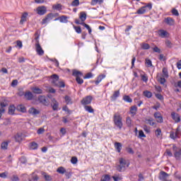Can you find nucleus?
<instances>
[{
    "label": "nucleus",
    "mask_w": 181,
    "mask_h": 181,
    "mask_svg": "<svg viewBox=\"0 0 181 181\" xmlns=\"http://www.w3.org/2000/svg\"><path fill=\"white\" fill-rule=\"evenodd\" d=\"M113 122L119 129H122L124 124L122 123V117L121 116V114H119V112L114 114Z\"/></svg>",
    "instance_id": "1"
},
{
    "label": "nucleus",
    "mask_w": 181,
    "mask_h": 181,
    "mask_svg": "<svg viewBox=\"0 0 181 181\" xmlns=\"http://www.w3.org/2000/svg\"><path fill=\"white\" fill-rule=\"evenodd\" d=\"M119 165L117 166V170L118 172H124L125 169L129 166V164L127 163V160L124 158H119Z\"/></svg>",
    "instance_id": "2"
},
{
    "label": "nucleus",
    "mask_w": 181,
    "mask_h": 181,
    "mask_svg": "<svg viewBox=\"0 0 181 181\" xmlns=\"http://www.w3.org/2000/svg\"><path fill=\"white\" fill-rule=\"evenodd\" d=\"M169 174L165 171H160L158 175L159 180L161 181H172V180H168Z\"/></svg>",
    "instance_id": "3"
},
{
    "label": "nucleus",
    "mask_w": 181,
    "mask_h": 181,
    "mask_svg": "<svg viewBox=\"0 0 181 181\" xmlns=\"http://www.w3.org/2000/svg\"><path fill=\"white\" fill-rule=\"evenodd\" d=\"M38 101L40 103V104H42V105H45V107H48V105L50 104L49 99L43 95H40L38 97Z\"/></svg>",
    "instance_id": "4"
},
{
    "label": "nucleus",
    "mask_w": 181,
    "mask_h": 181,
    "mask_svg": "<svg viewBox=\"0 0 181 181\" xmlns=\"http://www.w3.org/2000/svg\"><path fill=\"white\" fill-rule=\"evenodd\" d=\"M173 150L174 151V156L175 158L177 160H180V159H181V148H180L177 151V147L176 146V145L173 144Z\"/></svg>",
    "instance_id": "5"
},
{
    "label": "nucleus",
    "mask_w": 181,
    "mask_h": 181,
    "mask_svg": "<svg viewBox=\"0 0 181 181\" xmlns=\"http://www.w3.org/2000/svg\"><path fill=\"white\" fill-rule=\"evenodd\" d=\"M93 101V96L91 95H88L85 98H83L81 103L82 104V105H88L90 104H91V102Z\"/></svg>",
    "instance_id": "6"
},
{
    "label": "nucleus",
    "mask_w": 181,
    "mask_h": 181,
    "mask_svg": "<svg viewBox=\"0 0 181 181\" xmlns=\"http://www.w3.org/2000/svg\"><path fill=\"white\" fill-rule=\"evenodd\" d=\"M54 16H55L54 14L52 13H48L46 16V17L42 20V24L45 25V23H47V22H50V21H52V19H53Z\"/></svg>",
    "instance_id": "7"
},
{
    "label": "nucleus",
    "mask_w": 181,
    "mask_h": 181,
    "mask_svg": "<svg viewBox=\"0 0 181 181\" xmlns=\"http://www.w3.org/2000/svg\"><path fill=\"white\" fill-rule=\"evenodd\" d=\"M36 11L38 15L42 16V15H45L46 12H47V8H46V6H38Z\"/></svg>",
    "instance_id": "8"
},
{
    "label": "nucleus",
    "mask_w": 181,
    "mask_h": 181,
    "mask_svg": "<svg viewBox=\"0 0 181 181\" xmlns=\"http://www.w3.org/2000/svg\"><path fill=\"white\" fill-rule=\"evenodd\" d=\"M5 107H8V103L1 102L0 103V119L2 117V114H5Z\"/></svg>",
    "instance_id": "9"
},
{
    "label": "nucleus",
    "mask_w": 181,
    "mask_h": 181,
    "mask_svg": "<svg viewBox=\"0 0 181 181\" xmlns=\"http://www.w3.org/2000/svg\"><path fill=\"white\" fill-rule=\"evenodd\" d=\"M164 23L168 25V26H173L175 25V19L172 18L171 17H167L163 21Z\"/></svg>",
    "instance_id": "10"
},
{
    "label": "nucleus",
    "mask_w": 181,
    "mask_h": 181,
    "mask_svg": "<svg viewBox=\"0 0 181 181\" xmlns=\"http://www.w3.org/2000/svg\"><path fill=\"white\" fill-rule=\"evenodd\" d=\"M154 118H156V122L159 124H162V122H163V117H162V115L159 112L154 113Z\"/></svg>",
    "instance_id": "11"
},
{
    "label": "nucleus",
    "mask_w": 181,
    "mask_h": 181,
    "mask_svg": "<svg viewBox=\"0 0 181 181\" xmlns=\"http://www.w3.org/2000/svg\"><path fill=\"white\" fill-rule=\"evenodd\" d=\"M51 103L53 111H57L59 110V102H57L54 98H52Z\"/></svg>",
    "instance_id": "12"
},
{
    "label": "nucleus",
    "mask_w": 181,
    "mask_h": 181,
    "mask_svg": "<svg viewBox=\"0 0 181 181\" xmlns=\"http://www.w3.org/2000/svg\"><path fill=\"white\" fill-rule=\"evenodd\" d=\"M35 50L39 56H43L45 54V51L42 49L40 44H35Z\"/></svg>",
    "instance_id": "13"
},
{
    "label": "nucleus",
    "mask_w": 181,
    "mask_h": 181,
    "mask_svg": "<svg viewBox=\"0 0 181 181\" xmlns=\"http://www.w3.org/2000/svg\"><path fill=\"white\" fill-rule=\"evenodd\" d=\"M171 118L176 123L180 122V115L175 112H171Z\"/></svg>",
    "instance_id": "14"
},
{
    "label": "nucleus",
    "mask_w": 181,
    "mask_h": 181,
    "mask_svg": "<svg viewBox=\"0 0 181 181\" xmlns=\"http://www.w3.org/2000/svg\"><path fill=\"white\" fill-rule=\"evenodd\" d=\"M28 112L30 114H31V115H37L39 114H40V111H39L38 110H37L36 108L35 107H30L29 110H28Z\"/></svg>",
    "instance_id": "15"
},
{
    "label": "nucleus",
    "mask_w": 181,
    "mask_h": 181,
    "mask_svg": "<svg viewBox=\"0 0 181 181\" xmlns=\"http://www.w3.org/2000/svg\"><path fill=\"white\" fill-rule=\"evenodd\" d=\"M24 98H25V100L30 101L33 99V94L30 91H27L24 94Z\"/></svg>",
    "instance_id": "16"
},
{
    "label": "nucleus",
    "mask_w": 181,
    "mask_h": 181,
    "mask_svg": "<svg viewBox=\"0 0 181 181\" xmlns=\"http://www.w3.org/2000/svg\"><path fill=\"white\" fill-rule=\"evenodd\" d=\"M15 111H16V107L12 105L8 107V114L9 115H15Z\"/></svg>",
    "instance_id": "17"
},
{
    "label": "nucleus",
    "mask_w": 181,
    "mask_h": 181,
    "mask_svg": "<svg viewBox=\"0 0 181 181\" xmlns=\"http://www.w3.org/2000/svg\"><path fill=\"white\" fill-rule=\"evenodd\" d=\"M103 78H105V74H100L97 77L96 81H95V84L98 86L101 81H103Z\"/></svg>",
    "instance_id": "18"
},
{
    "label": "nucleus",
    "mask_w": 181,
    "mask_h": 181,
    "mask_svg": "<svg viewBox=\"0 0 181 181\" xmlns=\"http://www.w3.org/2000/svg\"><path fill=\"white\" fill-rule=\"evenodd\" d=\"M16 110L18 111V112H26V107L23 105H18L16 106Z\"/></svg>",
    "instance_id": "19"
},
{
    "label": "nucleus",
    "mask_w": 181,
    "mask_h": 181,
    "mask_svg": "<svg viewBox=\"0 0 181 181\" xmlns=\"http://www.w3.org/2000/svg\"><path fill=\"white\" fill-rule=\"evenodd\" d=\"M118 97H119V90H115L112 95L110 97V100L111 101H116Z\"/></svg>",
    "instance_id": "20"
},
{
    "label": "nucleus",
    "mask_w": 181,
    "mask_h": 181,
    "mask_svg": "<svg viewBox=\"0 0 181 181\" xmlns=\"http://www.w3.org/2000/svg\"><path fill=\"white\" fill-rule=\"evenodd\" d=\"M42 175L43 176L45 180L46 181L53 180V177L50 175L47 174V173L42 172Z\"/></svg>",
    "instance_id": "21"
},
{
    "label": "nucleus",
    "mask_w": 181,
    "mask_h": 181,
    "mask_svg": "<svg viewBox=\"0 0 181 181\" xmlns=\"http://www.w3.org/2000/svg\"><path fill=\"white\" fill-rule=\"evenodd\" d=\"M51 78L52 79V83L53 84V86H56V83L59 82V76H57V74H53L52 76H51Z\"/></svg>",
    "instance_id": "22"
},
{
    "label": "nucleus",
    "mask_w": 181,
    "mask_h": 181,
    "mask_svg": "<svg viewBox=\"0 0 181 181\" xmlns=\"http://www.w3.org/2000/svg\"><path fill=\"white\" fill-rule=\"evenodd\" d=\"M16 142H22L23 140V134L22 133H18L15 136H14Z\"/></svg>",
    "instance_id": "23"
},
{
    "label": "nucleus",
    "mask_w": 181,
    "mask_h": 181,
    "mask_svg": "<svg viewBox=\"0 0 181 181\" xmlns=\"http://www.w3.org/2000/svg\"><path fill=\"white\" fill-rule=\"evenodd\" d=\"M54 21H59L61 23H67V16H62L61 17H59L57 18H55Z\"/></svg>",
    "instance_id": "24"
},
{
    "label": "nucleus",
    "mask_w": 181,
    "mask_h": 181,
    "mask_svg": "<svg viewBox=\"0 0 181 181\" xmlns=\"http://www.w3.org/2000/svg\"><path fill=\"white\" fill-rule=\"evenodd\" d=\"M136 111H138L136 105H133L130 107V114H132V117H135V115H136Z\"/></svg>",
    "instance_id": "25"
},
{
    "label": "nucleus",
    "mask_w": 181,
    "mask_h": 181,
    "mask_svg": "<svg viewBox=\"0 0 181 181\" xmlns=\"http://www.w3.org/2000/svg\"><path fill=\"white\" fill-rule=\"evenodd\" d=\"M168 35H169V33H168V31H166L165 30H158V36H160V37H166V36H168Z\"/></svg>",
    "instance_id": "26"
},
{
    "label": "nucleus",
    "mask_w": 181,
    "mask_h": 181,
    "mask_svg": "<svg viewBox=\"0 0 181 181\" xmlns=\"http://www.w3.org/2000/svg\"><path fill=\"white\" fill-rule=\"evenodd\" d=\"M72 76H74V77H76V78H77V77H82L83 73L80 71H77L74 69L72 71Z\"/></svg>",
    "instance_id": "27"
},
{
    "label": "nucleus",
    "mask_w": 181,
    "mask_h": 181,
    "mask_svg": "<svg viewBox=\"0 0 181 181\" xmlns=\"http://www.w3.org/2000/svg\"><path fill=\"white\" fill-rule=\"evenodd\" d=\"M146 124H149L151 127H156V122L153 121V118L150 117L149 119H145Z\"/></svg>",
    "instance_id": "28"
},
{
    "label": "nucleus",
    "mask_w": 181,
    "mask_h": 181,
    "mask_svg": "<svg viewBox=\"0 0 181 181\" xmlns=\"http://www.w3.org/2000/svg\"><path fill=\"white\" fill-rule=\"evenodd\" d=\"M84 110L85 111H87V112H90V114H94V109H93V107L90 105H85Z\"/></svg>",
    "instance_id": "29"
},
{
    "label": "nucleus",
    "mask_w": 181,
    "mask_h": 181,
    "mask_svg": "<svg viewBox=\"0 0 181 181\" xmlns=\"http://www.w3.org/2000/svg\"><path fill=\"white\" fill-rule=\"evenodd\" d=\"M8 145H9V141H4L1 144V149L3 151H6L8 149Z\"/></svg>",
    "instance_id": "30"
},
{
    "label": "nucleus",
    "mask_w": 181,
    "mask_h": 181,
    "mask_svg": "<svg viewBox=\"0 0 181 181\" xmlns=\"http://www.w3.org/2000/svg\"><path fill=\"white\" fill-rule=\"evenodd\" d=\"M65 103L67 104V105H71V104H73V100H71V98L69 95H66L64 97Z\"/></svg>",
    "instance_id": "31"
},
{
    "label": "nucleus",
    "mask_w": 181,
    "mask_h": 181,
    "mask_svg": "<svg viewBox=\"0 0 181 181\" xmlns=\"http://www.w3.org/2000/svg\"><path fill=\"white\" fill-rule=\"evenodd\" d=\"M115 148L117 149V152H121V150L122 149V144L119 142H115Z\"/></svg>",
    "instance_id": "32"
},
{
    "label": "nucleus",
    "mask_w": 181,
    "mask_h": 181,
    "mask_svg": "<svg viewBox=\"0 0 181 181\" xmlns=\"http://www.w3.org/2000/svg\"><path fill=\"white\" fill-rule=\"evenodd\" d=\"M81 22H84V21H86V19H87V13H86V12L84 11H81L80 13V16H79Z\"/></svg>",
    "instance_id": "33"
},
{
    "label": "nucleus",
    "mask_w": 181,
    "mask_h": 181,
    "mask_svg": "<svg viewBox=\"0 0 181 181\" xmlns=\"http://www.w3.org/2000/svg\"><path fill=\"white\" fill-rule=\"evenodd\" d=\"M146 11L145 7L142 6L136 12V13H137V15H144V13H146Z\"/></svg>",
    "instance_id": "34"
},
{
    "label": "nucleus",
    "mask_w": 181,
    "mask_h": 181,
    "mask_svg": "<svg viewBox=\"0 0 181 181\" xmlns=\"http://www.w3.org/2000/svg\"><path fill=\"white\" fill-rule=\"evenodd\" d=\"M32 91L33 93H34V94H42V93H43V90H42V89L36 87L33 88Z\"/></svg>",
    "instance_id": "35"
},
{
    "label": "nucleus",
    "mask_w": 181,
    "mask_h": 181,
    "mask_svg": "<svg viewBox=\"0 0 181 181\" xmlns=\"http://www.w3.org/2000/svg\"><path fill=\"white\" fill-rule=\"evenodd\" d=\"M57 172L60 175H64L66 173V168H64V167H59L57 169Z\"/></svg>",
    "instance_id": "36"
},
{
    "label": "nucleus",
    "mask_w": 181,
    "mask_h": 181,
    "mask_svg": "<svg viewBox=\"0 0 181 181\" xmlns=\"http://www.w3.org/2000/svg\"><path fill=\"white\" fill-rule=\"evenodd\" d=\"M143 94L147 98H152V92H151L149 90H144L143 92Z\"/></svg>",
    "instance_id": "37"
},
{
    "label": "nucleus",
    "mask_w": 181,
    "mask_h": 181,
    "mask_svg": "<svg viewBox=\"0 0 181 181\" xmlns=\"http://www.w3.org/2000/svg\"><path fill=\"white\" fill-rule=\"evenodd\" d=\"M141 49L144 50H149V49H151V45L148 43L144 42L141 44Z\"/></svg>",
    "instance_id": "38"
},
{
    "label": "nucleus",
    "mask_w": 181,
    "mask_h": 181,
    "mask_svg": "<svg viewBox=\"0 0 181 181\" xmlns=\"http://www.w3.org/2000/svg\"><path fill=\"white\" fill-rule=\"evenodd\" d=\"M81 25L82 26H83L84 28H86L88 30L89 35H91L92 30H91V27H90V25H88V24H86V23H81Z\"/></svg>",
    "instance_id": "39"
},
{
    "label": "nucleus",
    "mask_w": 181,
    "mask_h": 181,
    "mask_svg": "<svg viewBox=\"0 0 181 181\" xmlns=\"http://www.w3.org/2000/svg\"><path fill=\"white\" fill-rule=\"evenodd\" d=\"M55 87H59V88H64V87H66V85L64 84V82L58 81V82L55 85Z\"/></svg>",
    "instance_id": "40"
},
{
    "label": "nucleus",
    "mask_w": 181,
    "mask_h": 181,
    "mask_svg": "<svg viewBox=\"0 0 181 181\" xmlns=\"http://www.w3.org/2000/svg\"><path fill=\"white\" fill-rule=\"evenodd\" d=\"M126 124L129 128H131V127H132V119H131V117H127Z\"/></svg>",
    "instance_id": "41"
},
{
    "label": "nucleus",
    "mask_w": 181,
    "mask_h": 181,
    "mask_svg": "<svg viewBox=\"0 0 181 181\" xmlns=\"http://www.w3.org/2000/svg\"><path fill=\"white\" fill-rule=\"evenodd\" d=\"M26 18H28V13H23L21 19L20 21V23H23V22H26Z\"/></svg>",
    "instance_id": "42"
},
{
    "label": "nucleus",
    "mask_w": 181,
    "mask_h": 181,
    "mask_svg": "<svg viewBox=\"0 0 181 181\" xmlns=\"http://www.w3.org/2000/svg\"><path fill=\"white\" fill-rule=\"evenodd\" d=\"M111 180V177L109 175H105L102 176L100 181H110Z\"/></svg>",
    "instance_id": "43"
},
{
    "label": "nucleus",
    "mask_w": 181,
    "mask_h": 181,
    "mask_svg": "<svg viewBox=\"0 0 181 181\" xmlns=\"http://www.w3.org/2000/svg\"><path fill=\"white\" fill-rule=\"evenodd\" d=\"M145 63H146V66H147V67H153V65L152 64V61H151V59L146 58L145 59Z\"/></svg>",
    "instance_id": "44"
},
{
    "label": "nucleus",
    "mask_w": 181,
    "mask_h": 181,
    "mask_svg": "<svg viewBox=\"0 0 181 181\" xmlns=\"http://www.w3.org/2000/svg\"><path fill=\"white\" fill-rule=\"evenodd\" d=\"M123 100L126 103H132V98H131V97H129V95H125L124 96H123Z\"/></svg>",
    "instance_id": "45"
},
{
    "label": "nucleus",
    "mask_w": 181,
    "mask_h": 181,
    "mask_svg": "<svg viewBox=\"0 0 181 181\" xmlns=\"http://www.w3.org/2000/svg\"><path fill=\"white\" fill-rule=\"evenodd\" d=\"M165 45L169 49H172V47H173V43H172L169 40H165Z\"/></svg>",
    "instance_id": "46"
},
{
    "label": "nucleus",
    "mask_w": 181,
    "mask_h": 181,
    "mask_svg": "<svg viewBox=\"0 0 181 181\" xmlns=\"http://www.w3.org/2000/svg\"><path fill=\"white\" fill-rule=\"evenodd\" d=\"M112 177L114 181L122 180V177H121L118 175H113Z\"/></svg>",
    "instance_id": "47"
},
{
    "label": "nucleus",
    "mask_w": 181,
    "mask_h": 181,
    "mask_svg": "<svg viewBox=\"0 0 181 181\" xmlns=\"http://www.w3.org/2000/svg\"><path fill=\"white\" fill-rule=\"evenodd\" d=\"M35 45H40V43L39 42V33L37 31L35 32Z\"/></svg>",
    "instance_id": "48"
},
{
    "label": "nucleus",
    "mask_w": 181,
    "mask_h": 181,
    "mask_svg": "<svg viewBox=\"0 0 181 181\" xmlns=\"http://www.w3.org/2000/svg\"><path fill=\"white\" fill-rule=\"evenodd\" d=\"M37 144L36 142L33 141L30 144V149L36 150L37 149Z\"/></svg>",
    "instance_id": "49"
},
{
    "label": "nucleus",
    "mask_w": 181,
    "mask_h": 181,
    "mask_svg": "<svg viewBox=\"0 0 181 181\" xmlns=\"http://www.w3.org/2000/svg\"><path fill=\"white\" fill-rule=\"evenodd\" d=\"M80 5V0H74L71 2V6H78Z\"/></svg>",
    "instance_id": "50"
},
{
    "label": "nucleus",
    "mask_w": 181,
    "mask_h": 181,
    "mask_svg": "<svg viewBox=\"0 0 181 181\" xmlns=\"http://www.w3.org/2000/svg\"><path fill=\"white\" fill-rule=\"evenodd\" d=\"M138 138H146V135H145V133H144V131L142 130L139 131Z\"/></svg>",
    "instance_id": "51"
},
{
    "label": "nucleus",
    "mask_w": 181,
    "mask_h": 181,
    "mask_svg": "<svg viewBox=\"0 0 181 181\" xmlns=\"http://www.w3.org/2000/svg\"><path fill=\"white\" fill-rule=\"evenodd\" d=\"M17 95H18L19 97H23V95H25V92L23 91V88L18 90V92L17 93Z\"/></svg>",
    "instance_id": "52"
},
{
    "label": "nucleus",
    "mask_w": 181,
    "mask_h": 181,
    "mask_svg": "<svg viewBox=\"0 0 181 181\" xmlns=\"http://www.w3.org/2000/svg\"><path fill=\"white\" fill-rule=\"evenodd\" d=\"M163 74L164 77H166V78H168V77H169V74L168 73V69L166 68H163Z\"/></svg>",
    "instance_id": "53"
},
{
    "label": "nucleus",
    "mask_w": 181,
    "mask_h": 181,
    "mask_svg": "<svg viewBox=\"0 0 181 181\" xmlns=\"http://www.w3.org/2000/svg\"><path fill=\"white\" fill-rule=\"evenodd\" d=\"M153 52H154V53H162L160 49H159V47H158L157 46L153 47Z\"/></svg>",
    "instance_id": "54"
},
{
    "label": "nucleus",
    "mask_w": 181,
    "mask_h": 181,
    "mask_svg": "<svg viewBox=\"0 0 181 181\" xmlns=\"http://www.w3.org/2000/svg\"><path fill=\"white\" fill-rule=\"evenodd\" d=\"M170 138H171V139H176V138H177V136L175 134V132H170Z\"/></svg>",
    "instance_id": "55"
},
{
    "label": "nucleus",
    "mask_w": 181,
    "mask_h": 181,
    "mask_svg": "<svg viewBox=\"0 0 181 181\" xmlns=\"http://www.w3.org/2000/svg\"><path fill=\"white\" fill-rule=\"evenodd\" d=\"M76 80L78 84H83V83H84V80H83V78H81L80 76L76 78Z\"/></svg>",
    "instance_id": "56"
},
{
    "label": "nucleus",
    "mask_w": 181,
    "mask_h": 181,
    "mask_svg": "<svg viewBox=\"0 0 181 181\" xmlns=\"http://www.w3.org/2000/svg\"><path fill=\"white\" fill-rule=\"evenodd\" d=\"M74 28L75 31L76 32V33H81V27L74 25Z\"/></svg>",
    "instance_id": "57"
},
{
    "label": "nucleus",
    "mask_w": 181,
    "mask_h": 181,
    "mask_svg": "<svg viewBox=\"0 0 181 181\" xmlns=\"http://www.w3.org/2000/svg\"><path fill=\"white\" fill-rule=\"evenodd\" d=\"M158 82L160 83L163 86L166 83V79L163 77L158 78Z\"/></svg>",
    "instance_id": "58"
},
{
    "label": "nucleus",
    "mask_w": 181,
    "mask_h": 181,
    "mask_svg": "<svg viewBox=\"0 0 181 181\" xmlns=\"http://www.w3.org/2000/svg\"><path fill=\"white\" fill-rule=\"evenodd\" d=\"M171 12L174 16H179V11L176 8H173Z\"/></svg>",
    "instance_id": "59"
},
{
    "label": "nucleus",
    "mask_w": 181,
    "mask_h": 181,
    "mask_svg": "<svg viewBox=\"0 0 181 181\" xmlns=\"http://www.w3.org/2000/svg\"><path fill=\"white\" fill-rule=\"evenodd\" d=\"M78 161V160L77 159V157H76V156L72 157L71 159V163H73V165H76V163H77Z\"/></svg>",
    "instance_id": "60"
},
{
    "label": "nucleus",
    "mask_w": 181,
    "mask_h": 181,
    "mask_svg": "<svg viewBox=\"0 0 181 181\" xmlns=\"http://www.w3.org/2000/svg\"><path fill=\"white\" fill-rule=\"evenodd\" d=\"M154 88L156 90V91H157V93H162V87H160V86H154Z\"/></svg>",
    "instance_id": "61"
},
{
    "label": "nucleus",
    "mask_w": 181,
    "mask_h": 181,
    "mask_svg": "<svg viewBox=\"0 0 181 181\" xmlns=\"http://www.w3.org/2000/svg\"><path fill=\"white\" fill-rule=\"evenodd\" d=\"M156 136H160L162 135V130L160 129H157L155 132Z\"/></svg>",
    "instance_id": "62"
},
{
    "label": "nucleus",
    "mask_w": 181,
    "mask_h": 181,
    "mask_svg": "<svg viewBox=\"0 0 181 181\" xmlns=\"http://www.w3.org/2000/svg\"><path fill=\"white\" fill-rule=\"evenodd\" d=\"M132 29V25H127V28L125 29V33L127 35H129V33L128 32H129Z\"/></svg>",
    "instance_id": "63"
},
{
    "label": "nucleus",
    "mask_w": 181,
    "mask_h": 181,
    "mask_svg": "<svg viewBox=\"0 0 181 181\" xmlns=\"http://www.w3.org/2000/svg\"><path fill=\"white\" fill-rule=\"evenodd\" d=\"M11 180L12 181H19V177L18 175H13L11 178Z\"/></svg>",
    "instance_id": "64"
}]
</instances>
